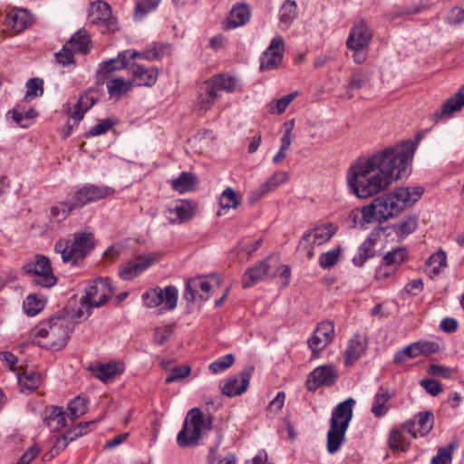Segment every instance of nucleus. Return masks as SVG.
<instances>
[{"mask_svg":"<svg viewBox=\"0 0 464 464\" xmlns=\"http://www.w3.org/2000/svg\"><path fill=\"white\" fill-rule=\"evenodd\" d=\"M416 145L411 141L387 148L353 165L347 174L351 191L367 198L386 189L393 181L407 177Z\"/></svg>","mask_w":464,"mask_h":464,"instance_id":"obj_1","label":"nucleus"},{"mask_svg":"<svg viewBox=\"0 0 464 464\" xmlns=\"http://www.w3.org/2000/svg\"><path fill=\"white\" fill-rule=\"evenodd\" d=\"M423 192L424 189L421 187L399 188L392 192L375 198L362 209H353L349 218L354 227H363L373 221L383 223L418 201Z\"/></svg>","mask_w":464,"mask_h":464,"instance_id":"obj_2","label":"nucleus"},{"mask_svg":"<svg viewBox=\"0 0 464 464\" xmlns=\"http://www.w3.org/2000/svg\"><path fill=\"white\" fill-rule=\"evenodd\" d=\"M72 329L73 324L69 317L57 315L35 326L33 332L34 342L41 347L60 350L66 345Z\"/></svg>","mask_w":464,"mask_h":464,"instance_id":"obj_3","label":"nucleus"},{"mask_svg":"<svg viewBox=\"0 0 464 464\" xmlns=\"http://www.w3.org/2000/svg\"><path fill=\"white\" fill-rule=\"evenodd\" d=\"M238 87V80L227 73H218L201 82L198 88L195 110L205 114L220 99L221 92H234Z\"/></svg>","mask_w":464,"mask_h":464,"instance_id":"obj_4","label":"nucleus"},{"mask_svg":"<svg viewBox=\"0 0 464 464\" xmlns=\"http://www.w3.org/2000/svg\"><path fill=\"white\" fill-rule=\"evenodd\" d=\"M355 403V400L350 397L334 408L326 439L327 451L330 454L339 451L344 442Z\"/></svg>","mask_w":464,"mask_h":464,"instance_id":"obj_5","label":"nucleus"},{"mask_svg":"<svg viewBox=\"0 0 464 464\" xmlns=\"http://www.w3.org/2000/svg\"><path fill=\"white\" fill-rule=\"evenodd\" d=\"M96 239L91 231H78L72 239H59L54 251L61 254L64 263L78 266L95 248Z\"/></svg>","mask_w":464,"mask_h":464,"instance_id":"obj_6","label":"nucleus"},{"mask_svg":"<svg viewBox=\"0 0 464 464\" xmlns=\"http://www.w3.org/2000/svg\"><path fill=\"white\" fill-rule=\"evenodd\" d=\"M114 288L109 277H98L86 287L85 295L81 298L79 317L91 315L92 307H101L113 295Z\"/></svg>","mask_w":464,"mask_h":464,"instance_id":"obj_7","label":"nucleus"},{"mask_svg":"<svg viewBox=\"0 0 464 464\" xmlns=\"http://www.w3.org/2000/svg\"><path fill=\"white\" fill-rule=\"evenodd\" d=\"M212 420L205 419L198 408L191 409L184 420L183 427L177 435V443L186 448L197 445L205 430L211 429Z\"/></svg>","mask_w":464,"mask_h":464,"instance_id":"obj_8","label":"nucleus"},{"mask_svg":"<svg viewBox=\"0 0 464 464\" xmlns=\"http://www.w3.org/2000/svg\"><path fill=\"white\" fill-rule=\"evenodd\" d=\"M88 21L103 31L113 33L117 30V21L112 15L110 5L102 0L92 2L89 6Z\"/></svg>","mask_w":464,"mask_h":464,"instance_id":"obj_9","label":"nucleus"},{"mask_svg":"<svg viewBox=\"0 0 464 464\" xmlns=\"http://www.w3.org/2000/svg\"><path fill=\"white\" fill-rule=\"evenodd\" d=\"M24 270L33 275L32 282L36 285L50 288L57 282L52 271L50 260L44 256H36L34 262L24 266Z\"/></svg>","mask_w":464,"mask_h":464,"instance_id":"obj_10","label":"nucleus"},{"mask_svg":"<svg viewBox=\"0 0 464 464\" xmlns=\"http://www.w3.org/2000/svg\"><path fill=\"white\" fill-rule=\"evenodd\" d=\"M417 437L418 433L415 429V421L408 420L401 426L391 430L388 444L393 451L405 452L410 449L411 440Z\"/></svg>","mask_w":464,"mask_h":464,"instance_id":"obj_11","label":"nucleus"},{"mask_svg":"<svg viewBox=\"0 0 464 464\" xmlns=\"http://www.w3.org/2000/svg\"><path fill=\"white\" fill-rule=\"evenodd\" d=\"M113 193L114 189L110 187L87 184L76 189L71 195V199L74 207L78 209L89 203L98 201L112 195Z\"/></svg>","mask_w":464,"mask_h":464,"instance_id":"obj_12","label":"nucleus"},{"mask_svg":"<svg viewBox=\"0 0 464 464\" xmlns=\"http://www.w3.org/2000/svg\"><path fill=\"white\" fill-rule=\"evenodd\" d=\"M334 338V324L333 321L325 320L319 323L314 330L312 336L308 339L307 343L313 352L314 356L327 347Z\"/></svg>","mask_w":464,"mask_h":464,"instance_id":"obj_13","label":"nucleus"},{"mask_svg":"<svg viewBox=\"0 0 464 464\" xmlns=\"http://www.w3.org/2000/svg\"><path fill=\"white\" fill-rule=\"evenodd\" d=\"M255 366L248 364L245 366L238 374L228 378L222 387V393L227 397H235L244 393L249 385Z\"/></svg>","mask_w":464,"mask_h":464,"instance_id":"obj_14","label":"nucleus"},{"mask_svg":"<svg viewBox=\"0 0 464 464\" xmlns=\"http://www.w3.org/2000/svg\"><path fill=\"white\" fill-rule=\"evenodd\" d=\"M283 53L284 39L282 36H276L260 57V70L264 72L277 68L283 60Z\"/></svg>","mask_w":464,"mask_h":464,"instance_id":"obj_15","label":"nucleus"},{"mask_svg":"<svg viewBox=\"0 0 464 464\" xmlns=\"http://www.w3.org/2000/svg\"><path fill=\"white\" fill-rule=\"evenodd\" d=\"M337 376V370L332 364L318 366L309 374L306 382L307 389L314 392L320 386H332Z\"/></svg>","mask_w":464,"mask_h":464,"instance_id":"obj_16","label":"nucleus"},{"mask_svg":"<svg viewBox=\"0 0 464 464\" xmlns=\"http://www.w3.org/2000/svg\"><path fill=\"white\" fill-rule=\"evenodd\" d=\"M156 260V254L138 256L134 260L127 262L120 268L119 276L123 280H131L151 266Z\"/></svg>","mask_w":464,"mask_h":464,"instance_id":"obj_17","label":"nucleus"},{"mask_svg":"<svg viewBox=\"0 0 464 464\" xmlns=\"http://www.w3.org/2000/svg\"><path fill=\"white\" fill-rule=\"evenodd\" d=\"M288 180V173L284 170L275 172L270 178L263 182L258 188L250 192L249 202L254 204L263 197L276 190L279 186Z\"/></svg>","mask_w":464,"mask_h":464,"instance_id":"obj_18","label":"nucleus"},{"mask_svg":"<svg viewBox=\"0 0 464 464\" xmlns=\"http://www.w3.org/2000/svg\"><path fill=\"white\" fill-rule=\"evenodd\" d=\"M372 37V31L364 21L355 24L349 34L346 44L351 50H364Z\"/></svg>","mask_w":464,"mask_h":464,"instance_id":"obj_19","label":"nucleus"},{"mask_svg":"<svg viewBox=\"0 0 464 464\" xmlns=\"http://www.w3.org/2000/svg\"><path fill=\"white\" fill-rule=\"evenodd\" d=\"M337 230L338 227L334 223L322 224L305 232L302 237V241L311 246H321L329 241Z\"/></svg>","mask_w":464,"mask_h":464,"instance_id":"obj_20","label":"nucleus"},{"mask_svg":"<svg viewBox=\"0 0 464 464\" xmlns=\"http://www.w3.org/2000/svg\"><path fill=\"white\" fill-rule=\"evenodd\" d=\"M210 290L211 285L205 277H194L188 280L186 283L184 298L188 302H194L197 298L205 301L208 299V293Z\"/></svg>","mask_w":464,"mask_h":464,"instance_id":"obj_21","label":"nucleus"},{"mask_svg":"<svg viewBox=\"0 0 464 464\" xmlns=\"http://www.w3.org/2000/svg\"><path fill=\"white\" fill-rule=\"evenodd\" d=\"M464 107V84L450 98L446 100L442 105L441 111H437L431 115V120L438 122L444 116H450L454 112L459 111Z\"/></svg>","mask_w":464,"mask_h":464,"instance_id":"obj_22","label":"nucleus"},{"mask_svg":"<svg viewBox=\"0 0 464 464\" xmlns=\"http://www.w3.org/2000/svg\"><path fill=\"white\" fill-rule=\"evenodd\" d=\"M129 69L139 86L151 87L158 81L159 72L156 67H145L138 63H132Z\"/></svg>","mask_w":464,"mask_h":464,"instance_id":"obj_23","label":"nucleus"},{"mask_svg":"<svg viewBox=\"0 0 464 464\" xmlns=\"http://www.w3.org/2000/svg\"><path fill=\"white\" fill-rule=\"evenodd\" d=\"M32 24L30 14L24 9L12 10L6 14L5 25L15 34L25 30Z\"/></svg>","mask_w":464,"mask_h":464,"instance_id":"obj_24","label":"nucleus"},{"mask_svg":"<svg viewBox=\"0 0 464 464\" xmlns=\"http://www.w3.org/2000/svg\"><path fill=\"white\" fill-rule=\"evenodd\" d=\"M168 219L171 223H183L191 219L196 214V205L189 201L181 200L173 208L168 209Z\"/></svg>","mask_w":464,"mask_h":464,"instance_id":"obj_25","label":"nucleus"},{"mask_svg":"<svg viewBox=\"0 0 464 464\" xmlns=\"http://www.w3.org/2000/svg\"><path fill=\"white\" fill-rule=\"evenodd\" d=\"M269 270L268 259H264L255 266L249 267L243 276L242 285L244 288H249L256 283L262 281L266 276Z\"/></svg>","mask_w":464,"mask_h":464,"instance_id":"obj_26","label":"nucleus"},{"mask_svg":"<svg viewBox=\"0 0 464 464\" xmlns=\"http://www.w3.org/2000/svg\"><path fill=\"white\" fill-rule=\"evenodd\" d=\"M250 19V10L244 3L235 5L227 19L224 29L230 30L246 24Z\"/></svg>","mask_w":464,"mask_h":464,"instance_id":"obj_27","label":"nucleus"},{"mask_svg":"<svg viewBox=\"0 0 464 464\" xmlns=\"http://www.w3.org/2000/svg\"><path fill=\"white\" fill-rule=\"evenodd\" d=\"M392 393L389 389L380 387L373 397L372 403V412L376 418H382L385 416L389 410V401L392 399Z\"/></svg>","mask_w":464,"mask_h":464,"instance_id":"obj_28","label":"nucleus"},{"mask_svg":"<svg viewBox=\"0 0 464 464\" xmlns=\"http://www.w3.org/2000/svg\"><path fill=\"white\" fill-rule=\"evenodd\" d=\"M123 372L122 364L116 362L99 364L92 369L93 375L102 382H108L114 379L118 374Z\"/></svg>","mask_w":464,"mask_h":464,"instance_id":"obj_29","label":"nucleus"},{"mask_svg":"<svg viewBox=\"0 0 464 464\" xmlns=\"http://www.w3.org/2000/svg\"><path fill=\"white\" fill-rule=\"evenodd\" d=\"M16 377L23 391H35L42 383V375L33 370L25 369L18 372Z\"/></svg>","mask_w":464,"mask_h":464,"instance_id":"obj_30","label":"nucleus"},{"mask_svg":"<svg viewBox=\"0 0 464 464\" xmlns=\"http://www.w3.org/2000/svg\"><path fill=\"white\" fill-rule=\"evenodd\" d=\"M157 292H160V304L161 310L171 311L177 307L179 291L174 285H168L164 288L157 286Z\"/></svg>","mask_w":464,"mask_h":464,"instance_id":"obj_31","label":"nucleus"},{"mask_svg":"<svg viewBox=\"0 0 464 464\" xmlns=\"http://www.w3.org/2000/svg\"><path fill=\"white\" fill-rule=\"evenodd\" d=\"M75 53H86L92 47L90 34L83 28L78 30L66 43Z\"/></svg>","mask_w":464,"mask_h":464,"instance_id":"obj_32","label":"nucleus"},{"mask_svg":"<svg viewBox=\"0 0 464 464\" xmlns=\"http://www.w3.org/2000/svg\"><path fill=\"white\" fill-rule=\"evenodd\" d=\"M128 67L127 53H119L117 58L111 59L100 64L99 74L108 77L111 72Z\"/></svg>","mask_w":464,"mask_h":464,"instance_id":"obj_33","label":"nucleus"},{"mask_svg":"<svg viewBox=\"0 0 464 464\" xmlns=\"http://www.w3.org/2000/svg\"><path fill=\"white\" fill-rule=\"evenodd\" d=\"M65 415L62 407H51L46 409V415L44 417L45 424L52 430H58L65 426Z\"/></svg>","mask_w":464,"mask_h":464,"instance_id":"obj_34","label":"nucleus"},{"mask_svg":"<svg viewBox=\"0 0 464 464\" xmlns=\"http://www.w3.org/2000/svg\"><path fill=\"white\" fill-rule=\"evenodd\" d=\"M375 240L368 237L358 247L356 255L353 257V263L356 266H362L370 258L374 256Z\"/></svg>","mask_w":464,"mask_h":464,"instance_id":"obj_35","label":"nucleus"},{"mask_svg":"<svg viewBox=\"0 0 464 464\" xmlns=\"http://www.w3.org/2000/svg\"><path fill=\"white\" fill-rule=\"evenodd\" d=\"M108 93L111 98L121 99L132 89V82L122 78L109 80L106 83Z\"/></svg>","mask_w":464,"mask_h":464,"instance_id":"obj_36","label":"nucleus"},{"mask_svg":"<svg viewBox=\"0 0 464 464\" xmlns=\"http://www.w3.org/2000/svg\"><path fill=\"white\" fill-rule=\"evenodd\" d=\"M366 348L365 343L359 336L352 338L345 351V364L352 365L363 353Z\"/></svg>","mask_w":464,"mask_h":464,"instance_id":"obj_37","label":"nucleus"},{"mask_svg":"<svg viewBox=\"0 0 464 464\" xmlns=\"http://www.w3.org/2000/svg\"><path fill=\"white\" fill-rule=\"evenodd\" d=\"M8 114L20 127L28 128L32 120L37 116V111L34 108L24 111L21 105H17Z\"/></svg>","mask_w":464,"mask_h":464,"instance_id":"obj_38","label":"nucleus"},{"mask_svg":"<svg viewBox=\"0 0 464 464\" xmlns=\"http://www.w3.org/2000/svg\"><path fill=\"white\" fill-rule=\"evenodd\" d=\"M418 227V218L414 215L406 216L392 226L393 231L400 238H405L413 233Z\"/></svg>","mask_w":464,"mask_h":464,"instance_id":"obj_39","label":"nucleus"},{"mask_svg":"<svg viewBox=\"0 0 464 464\" xmlns=\"http://www.w3.org/2000/svg\"><path fill=\"white\" fill-rule=\"evenodd\" d=\"M415 429L418 436L423 437L427 435L434 426V415L432 411H426L419 412L416 415Z\"/></svg>","mask_w":464,"mask_h":464,"instance_id":"obj_40","label":"nucleus"},{"mask_svg":"<svg viewBox=\"0 0 464 464\" xmlns=\"http://www.w3.org/2000/svg\"><path fill=\"white\" fill-rule=\"evenodd\" d=\"M218 203L222 209L237 208L241 200L237 191L231 188H226L218 198Z\"/></svg>","mask_w":464,"mask_h":464,"instance_id":"obj_41","label":"nucleus"},{"mask_svg":"<svg viewBox=\"0 0 464 464\" xmlns=\"http://www.w3.org/2000/svg\"><path fill=\"white\" fill-rule=\"evenodd\" d=\"M75 209L77 208L74 207V204L71 198L69 201L58 202L50 209L51 218L56 222H61L63 221L70 215V213Z\"/></svg>","mask_w":464,"mask_h":464,"instance_id":"obj_42","label":"nucleus"},{"mask_svg":"<svg viewBox=\"0 0 464 464\" xmlns=\"http://www.w3.org/2000/svg\"><path fill=\"white\" fill-rule=\"evenodd\" d=\"M196 181L195 176L188 172H182L177 179L171 181L173 189L179 193L190 191Z\"/></svg>","mask_w":464,"mask_h":464,"instance_id":"obj_43","label":"nucleus"},{"mask_svg":"<svg viewBox=\"0 0 464 464\" xmlns=\"http://www.w3.org/2000/svg\"><path fill=\"white\" fill-rule=\"evenodd\" d=\"M45 305V300L38 295H29L24 302V309L26 314L34 316L40 313Z\"/></svg>","mask_w":464,"mask_h":464,"instance_id":"obj_44","label":"nucleus"},{"mask_svg":"<svg viewBox=\"0 0 464 464\" xmlns=\"http://www.w3.org/2000/svg\"><path fill=\"white\" fill-rule=\"evenodd\" d=\"M408 252L404 247H398L388 252L382 258V262L384 265L397 268L407 258Z\"/></svg>","mask_w":464,"mask_h":464,"instance_id":"obj_45","label":"nucleus"},{"mask_svg":"<svg viewBox=\"0 0 464 464\" xmlns=\"http://www.w3.org/2000/svg\"><path fill=\"white\" fill-rule=\"evenodd\" d=\"M458 448V442L452 441L447 447L440 448L436 456L431 459V464H450L453 451Z\"/></svg>","mask_w":464,"mask_h":464,"instance_id":"obj_46","label":"nucleus"},{"mask_svg":"<svg viewBox=\"0 0 464 464\" xmlns=\"http://www.w3.org/2000/svg\"><path fill=\"white\" fill-rule=\"evenodd\" d=\"M297 92H293L280 99L275 100L269 103V111L273 114H282L285 111L288 105L297 96Z\"/></svg>","mask_w":464,"mask_h":464,"instance_id":"obj_47","label":"nucleus"},{"mask_svg":"<svg viewBox=\"0 0 464 464\" xmlns=\"http://www.w3.org/2000/svg\"><path fill=\"white\" fill-rule=\"evenodd\" d=\"M297 5L293 0H285L279 10V20L281 23L289 24L296 16Z\"/></svg>","mask_w":464,"mask_h":464,"instance_id":"obj_48","label":"nucleus"},{"mask_svg":"<svg viewBox=\"0 0 464 464\" xmlns=\"http://www.w3.org/2000/svg\"><path fill=\"white\" fill-rule=\"evenodd\" d=\"M428 264L431 266L432 274L434 276L439 275L447 266L446 253L442 249L438 250L430 256Z\"/></svg>","mask_w":464,"mask_h":464,"instance_id":"obj_49","label":"nucleus"},{"mask_svg":"<svg viewBox=\"0 0 464 464\" xmlns=\"http://www.w3.org/2000/svg\"><path fill=\"white\" fill-rule=\"evenodd\" d=\"M342 253V248L337 246L325 253H323L319 256V265L324 269L332 268L338 261Z\"/></svg>","mask_w":464,"mask_h":464,"instance_id":"obj_50","label":"nucleus"},{"mask_svg":"<svg viewBox=\"0 0 464 464\" xmlns=\"http://www.w3.org/2000/svg\"><path fill=\"white\" fill-rule=\"evenodd\" d=\"M87 400L80 396L75 397L68 404L69 415L72 420H76L86 412Z\"/></svg>","mask_w":464,"mask_h":464,"instance_id":"obj_51","label":"nucleus"},{"mask_svg":"<svg viewBox=\"0 0 464 464\" xmlns=\"http://www.w3.org/2000/svg\"><path fill=\"white\" fill-rule=\"evenodd\" d=\"M44 93V81L40 78H32L26 82L25 100H32Z\"/></svg>","mask_w":464,"mask_h":464,"instance_id":"obj_52","label":"nucleus"},{"mask_svg":"<svg viewBox=\"0 0 464 464\" xmlns=\"http://www.w3.org/2000/svg\"><path fill=\"white\" fill-rule=\"evenodd\" d=\"M98 421L99 420H93L91 421L81 422L69 430L68 434L70 435V440H74L75 439L89 433L94 429Z\"/></svg>","mask_w":464,"mask_h":464,"instance_id":"obj_53","label":"nucleus"},{"mask_svg":"<svg viewBox=\"0 0 464 464\" xmlns=\"http://www.w3.org/2000/svg\"><path fill=\"white\" fill-rule=\"evenodd\" d=\"M234 361L235 358L233 354H226L225 356L219 357L211 362L209 365V371L215 374L224 372L233 365Z\"/></svg>","mask_w":464,"mask_h":464,"instance_id":"obj_54","label":"nucleus"},{"mask_svg":"<svg viewBox=\"0 0 464 464\" xmlns=\"http://www.w3.org/2000/svg\"><path fill=\"white\" fill-rule=\"evenodd\" d=\"M368 75L367 71L362 69L354 71L348 84V90H358L365 86L369 81Z\"/></svg>","mask_w":464,"mask_h":464,"instance_id":"obj_55","label":"nucleus"},{"mask_svg":"<svg viewBox=\"0 0 464 464\" xmlns=\"http://www.w3.org/2000/svg\"><path fill=\"white\" fill-rule=\"evenodd\" d=\"M74 53L75 52L68 46L67 44H65L62 50L55 54L57 63L62 64L63 66L74 64Z\"/></svg>","mask_w":464,"mask_h":464,"instance_id":"obj_56","label":"nucleus"},{"mask_svg":"<svg viewBox=\"0 0 464 464\" xmlns=\"http://www.w3.org/2000/svg\"><path fill=\"white\" fill-rule=\"evenodd\" d=\"M114 123L115 122L110 118L103 119L99 123H97L95 126H93L90 129V130L87 133V137H94V136H99V135L104 134L111 128L113 127Z\"/></svg>","mask_w":464,"mask_h":464,"instance_id":"obj_57","label":"nucleus"},{"mask_svg":"<svg viewBox=\"0 0 464 464\" xmlns=\"http://www.w3.org/2000/svg\"><path fill=\"white\" fill-rule=\"evenodd\" d=\"M160 0H141L137 4L135 10L136 17H142L150 11L154 10L160 4Z\"/></svg>","mask_w":464,"mask_h":464,"instance_id":"obj_58","label":"nucleus"},{"mask_svg":"<svg viewBox=\"0 0 464 464\" xmlns=\"http://www.w3.org/2000/svg\"><path fill=\"white\" fill-rule=\"evenodd\" d=\"M97 100V91L94 89H90L80 97L78 103L85 111H88L96 103Z\"/></svg>","mask_w":464,"mask_h":464,"instance_id":"obj_59","label":"nucleus"},{"mask_svg":"<svg viewBox=\"0 0 464 464\" xmlns=\"http://www.w3.org/2000/svg\"><path fill=\"white\" fill-rule=\"evenodd\" d=\"M157 288L154 287L142 294V301L144 305L148 308H155L160 306V292H157Z\"/></svg>","mask_w":464,"mask_h":464,"instance_id":"obj_60","label":"nucleus"},{"mask_svg":"<svg viewBox=\"0 0 464 464\" xmlns=\"http://www.w3.org/2000/svg\"><path fill=\"white\" fill-rule=\"evenodd\" d=\"M190 367L188 365H179L172 369L171 372L167 376L165 382L170 383L179 379L187 377L190 373Z\"/></svg>","mask_w":464,"mask_h":464,"instance_id":"obj_61","label":"nucleus"},{"mask_svg":"<svg viewBox=\"0 0 464 464\" xmlns=\"http://www.w3.org/2000/svg\"><path fill=\"white\" fill-rule=\"evenodd\" d=\"M173 334V326L172 325H165L163 327H159L155 330L154 334V341L158 344H163L167 342L170 336Z\"/></svg>","mask_w":464,"mask_h":464,"instance_id":"obj_62","label":"nucleus"},{"mask_svg":"<svg viewBox=\"0 0 464 464\" xmlns=\"http://www.w3.org/2000/svg\"><path fill=\"white\" fill-rule=\"evenodd\" d=\"M420 385L432 396H437L442 391V385L437 380L424 379L420 381Z\"/></svg>","mask_w":464,"mask_h":464,"instance_id":"obj_63","label":"nucleus"},{"mask_svg":"<svg viewBox=\"0 0 464 464\" xmlns=\"http://www.w3.org/2000/svg\"><path fill=\"white\" fill-rule=\"evenodd\" d=\"M40 449L37 445L31 446L20 458L16 464H30L39 454Z\"/></svg>","mask_w":464,"mask_h":464,"instance_id":"obj_64","label":"nucleus"}]
</instances>
